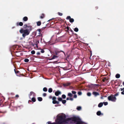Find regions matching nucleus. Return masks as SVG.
I'll list each match as a JSON object with an SVG mask.
<instances>
[{
  "mask_svg": "<svg viewBox=\"0 0 124 124\" xmlns=\"http://www.w3.org/2000/svg\"><path fill=\"white\" fill-rule=\"evenodd\" d=\"M70 83H67L64 84H63V85L64 86H69L70 85Z\"/></svg>",
  "mask_w": 124,
  "mask_h": 124,
  "instance_id": "obj_12",
  "label": "nucleus"
},
{
  "mask_svg": "<svg viewBox=\"0 0 124 124\" xmlns=\"http://www.w3.org/2000/svg\"><path fill=\"white\" fill-rule=\"evenodd\" d=\"M59 101H52L53 103L54 104H58L59 103Z\"/></svg>",
  "mask_w": 124,
  "mask_h": 124,
  "instance_id": "obj_24",
  "label": "nucleus"
},
{
  "mask_svg": "<svg viewBox=\"0 0 124 124\" xmlns=\"http://www.w3.org/2000/svg\"><path fill=\"white\" fill-rule=\"evenodd\" d=\"M114 95L111 94L108 97V99L109 101H116V98Z\"/></svg>",
  "mask_w": 124,
  "mask_h": 124,
  "instance_id": "obj_4",
  "label": "nucleus"
},
{
  "mask_svg": "<svg viewBox=\"0 0 124 124\" xmlns=\"http://www.w3.org/2000/svg\"><path fill=\"white\" fill-rule=\"evenodd\" d=\"M37 25L38 26H40L41 24V21H38L37 22Z\"/></svg>",
  "mask_w": 124,
  "mask_h": 124,
  "instance_id": "obj_16",
  "label": "nucleus"
},
{
  "mask_svg": "<svg viewBox=\"0 0 124 124\" xmlns=\"http://www.w3.org/2000/svg\"><path fill=\"white\" fill-rule=\"evenodd\" d=\"M57 61H54V62L53 63H56V62H57Z\"/></svg>",
  "mask_w": 124,
  "mask_h": 124,
  "instance_id": "obj_56",
  "label": "nucleus"
},
{
  "mask_svg": "<svg viewBox=\"0 0 124 124\" xmlns=\"http://www.w3.org/2000/svg\"><path fill=\"white\" fill-rule=\"evenodd\" d=\"M103 103L102 102H101L98 105V107L99 108H100L102 106H103Z\"/></svg>",
  "mask_w": 124,
  "mask_h": 124,
  "instance_id": "obj_14",
  "label": "nucleus"
},
{
  "mask_svg": "<svg viewBox=\"0 0 124 124\" xmlns=\"http://www.w3.org/2000/svg\"><path fill=\"white\" fill-rule=\"evenodd\" d=\"M123 90H124V88H123Z\"/></svg>",
  "mask_w": 124,
  "mask_h": 124,
  "instance_id": "obj_63",
  "label": "nucleus"
},
{
  "mask_svg": "<svg viewBox=\"0 0 124 124\" xmlns=\"http://www.w3.org/2000/svg\"><path fill=\"white\" fill-rule=\"evenodd\" d=\"M43 90L44 92H46L47 91V89L45 87L43 88Z\"/></svg>",
  "mask_w": 124,
  "mask_h": 124,
  "instance_id": "obj_29",
  "label": "nucleus"
},
{
  "mask_svg": "<svg viewBox=\"0 0 124 124\" xmlns=\"http://www.w3.org/2000/svg\"><path fill=\"white\" fill-rule=\"evenodd\" d=\"M41 52L42 53H43L45 52V51L43 49H42L41 50Z\"/></svg>",
  "mask_w": 124,
  "mask_h": 124,
  "instance_id": "obj_44",
  "label": "nucleus"
},
{
  "mask_svg": "<svg viewBox=\"0 0 124 124\" xmlns=\"http://www.w3.org/2000/svg\"><path fill=\"white\" fill-rule=\"evenodd\" d=\"M32 101L34 102H35V101H28V103H29L30 102H32Z\"/></svg>",
  "mask_w": 124,
  "mask_h": 124,
  "instance_id": "obj_59",
  "label": "nucleus"
},
{
  "mask_svg": "<svg viewBox=\"0 0 124 124\" xmlns=\"http://www.w3.org/2000/svg\"><path fill=\"white\" fill-rule=\"evenodd\" d=\"M58 14L60 16H62V13H60L59 12H58Z\"/></svg>",
  "mask_w": 124,
  "mask_h": 124,
  "instance_id": "obj_42",
  "label": "nucleus"
},
{
  "mask_svg": "<svg viewBox=\"0 0 124 124\" xmlns=\"http://www.w3.org/2000/svg\"><path fill=\"white\" fill-rule=\"evenodd\" d=\"M56 124H87L82 122L80 118L78 116H74L66 119V116L62 115L58 116L55 121Z\"/></svg>",
  "mask_w": 124,
  "mask_h": 124,
  "instance_id": "obj_1",
  "label": "nucleus"
},
{
  "mask_svg": "<svg viewBox=\"0 0 124 124\" xmlns=\"http://www.w3.org/2000/svg\"><path fill=\"white\" fill-rule=\"evenodd\" d=\"M120 75L119 74H117L116 75V77L117 78H119L120 77Z\"/></svg>",
  "mask_w": 124,
  "mask_h": 124,
  "instance_id": "obj_19",
  "label": "nucleus"
},
{
  "mask_svg": "<svg viewBox=\"0 0 124 124\" xmlns=\"http://www.w3.org/2000/svg\"><path fill=\"white\" fill-rule=\"evenodd\" d=\"M119 92H118L116 93V94H114V96L116 97V96H118L119 94Z\"/></svg>",
  "mask_w": 124,
  "mask_h": 124,
  "instance_id": "obj_31",
  "label": "nucleus"
},
{
  "mask_svg": "<svg viewBox=\"0 0 124 124\" xmlns=\"http://www.w3.org/2000/svg\"><path fill=\"white\" fill-rule=\"evenodd\" d=\"M14 71H15V73L16 74L18 73H19L20 72V71H19L18 70H17L15 69H14Z\"/></svg>",
  "mask_w": 124,
  "mask_h": 124,
  "instance_id": "obj_22",
  "label": "nucleus"
},
{
  "mask_svg": "<svg viewBox=\"0 0 124 124\" xmlns=\"http://www.w3.org/2000/svg\"><path fill=\"white\" fill-rule=\"evenodd\" d=\"M121 94H124V90H123V91L122 92H121Z\"/></svg>",
  "mask_w": 124,
  "mask_h": 124,
  "instance_id": "obj_49",
  "label": "nucleus"
},
{
  "mask_svg": "<svg viewBox=\"0 0 124 124\" xmlns=\"http://www.w3.org/2000/svg\"><path fill=\"white\" fill-rule=\"evenodd\" d=\"M120 89H121V91H123V88H121Z\"/></svg>",
  "mask_w": 124,
  "mask_h": 124,
  "instance_id": "obj_58",
  "label": "nucleus"
},
{
  "mask_svg": "<svg viewBox=\"0 0 124 124\" xmlns=\"http://www.w3.org/2000/svg\"><path fill=\"white\" fill-rule=\"evenodd\" d=\"M101 99H102L103 98V96H101Z\"/></svg>",
  "mask_w": 124,
  "mask_h": 124,
  "instance_id": "obj_61",
  "label": "nucleus"
},
{
  "mask_svg": "<svg viewBox=\"0 0 124 124\" xmlns=\"http://www.w3.org/2000/svg\"><path fill=\"white\" fill-rule=\"evenodd\" d=\"M42 34H40L39 35H38L36 38L38 39H40L41 41H42Z\"/></svg>",
  "mask_w": 124,
  "mask_h": 124,
  "instance_id": "obj_6",
  "label": "nucleus"
},
{
  "mask_svg": "<svg viewBox=\"0 0 124 124\" xmlns=\"http://www.w3.org/2000/svg\"><path fill=\"white\" fill-rule=\"evenodd\" d=\"M28 26L27 25V24H25L23 26L24 28V29H26V28Z\"/></svg>",
  "mask_w": 124,
  "mask_h": 124,
  "instance_id": "obj_38",
  "label": "nucleus"
},
{
  "mask_svg": "<svg viewBox=\"0 0 124 124\" xmlns=\"http://www.w3.org/2000/svg\"><path fill=\"white\" fill-rule=\"evenodd\" d=\"M98 7H95V9H98Z\"/></svg>",
  "mask_w": 124,
  "mask_h": 124,
  "instance_id": "obj_54",
  "label": "nucleus"
},
{
  "mask_svg": "<svg viewBox=\"0 0 124 124\" xmlns=\"http://www.w3.org/2000/svg\"><path fill=\"white\" fill-rule=\"evenodd\" d=\"M74 31H75L77 32H78V28H75L74 29Z\"/></svg>",
  "mask_w": 124,
  "mask_h": 124,
  "instance_id": "obj_33",
  "label": "nucleus"
},
{
  "mask_svg": "<svg viewBox=\"0 0 124 124\" xmlns=\"http://www.w3.org/2000/svg\"><path fill=\"white\" fill-rule=\"evenodd\" d=\"M52 99L53 101H56V97L55 96L53 97L52 98Z\"/></svg>",
  "mask_w": 124,
  "mask_h": 124,
  "instance_id": "obj_30",
  "label": "nucleus"
},
{
  "mask_svg": "<svg viewBox=\"0 0 124 124\" xmlns=\"http://www.w3.org/2000/svg\"><path fill=\"white\" fill-rule=\"evenodd\" d=\"M48 124H56V122H54L52 123L51 122H48Z\"/></svg>",
  "mask_w": 124,
  "mask_h": 124,
  "instance_id": "obj_28",
  "label": "nucleus"
},
{
  "mask_svg": "<svg viewBox=\"0 0 124 124\" xmlns=\"http://www.w3.org/2000/svg\"><path fill=\"white\" fill-rule=\"evenodd\" d=\"M123 85L124 86V81L123 82Z\"/></svg>",
  "mask_w": 124,
  "mask_h": 124,
  "instance_id": "obj_62",
  "label": "nucleus"
},
{
  "mask_svg": "<svg viewBox=\"0 0 124 124\" xmlns=\"http://www.w3.org/2000/svg\"><path fill=\"white\" fill-rule=\"evenodd\" d=\"M66 19L67 20H69V21L71 23H72L74 21V20L73 18H71L70 16H67Z\"/></svg>",
  "mask_w": 124,
  "mask_h": 124,
  "instance_id": "obj_5",
  "label": "nucleus"
},
{
  "mask_svg": "<svg viewBox=\"0 0 124 124\" xmlns=\"http://www.w3.org/2000/svg\"><path fill=\"white\" fill-rule=\"evenodd\" d=\"M37 99L38 101H42V98L41 97H38Z\"/></svg>",
  "mask_w": 124,
  "mask_h": 124,
  "instance_id": "obj_23",
  "label": "nucleus"
},
{
  "mask_svg": "<svg viewBox=\"0 0 124 124\" xmlns=\"http://www.w3.org/2000/svg\"><path fill=\"white\" fill-rule=\"evenodd\" d=\"M78 95H81L82 94V92L80 91L78 92Z\"/></svg>",
  "mask_w": 124,
  "mask_h": 124,
  "instance_id": "obj_39",
  "label": "nucleus"
},
{
  "mask_svg": "<svg viewBox=\"0 0 124 124\" xmlns=\"http://www.w3.org/2000/svg\"><path fill=\"white\" fill-rule=\"evenodd\" d=\"M81 109V107L80 106L78 107L77 108V109L78 110H80Z\"/></svg>",
  "mask_w": 124,
  "mask_h": 124,
  "instance_id": "obj_32",
  "label": "nucleus"
},
{
  "mask_svg": "<svg viewBox=\"0 0 124 124\" xmlns=\"http://www.w3.org/2000/svg\"><path fill=\"white\" fill-rule=\"evenodd\" d=\"M19 97V96L18 95H16L15 96V97L17 98H18Z\"/></svg>",
  "mask_w": 124,
  "mask_h": 124,
  "instance_id": "obj_48",
  "label": "nucleus"
},
{
  "mask_svg": "<svg viewBox=\"0 0 124 124\" xmlns=\"http://www.w3.org/2000/svg\"><path fill=\"white\" fill-rule=\"evenodd\" d=\"M58 101H66L65 100H62V98L59 97L58 98Z\"/></svg>",
  "mask_w": 124,
  "mask_h": 124,
  "instance_id": "obj_18",
  "label": "nucleus"
},
{
  "mask_svg": "<svg viewBox=\"0 0 124 124\" xmlns=\"http://www.w3.org/2000/svg\"><path fill=\"white\" fill-rule=\"evenodd\" d=\"M96 114L97 115L99 116L101 114L102 115H103V114L101 113L100 111H98V112H97Z\"/></svg>",
  "mask_w": 124,
  "mask_h": 124,
  "instance_id": "obj_13",
  "label": "nucleus"
},
{
  "mask_svg": "<svg viewBox=\"0 0 124 124\" xmlns=\"http://www.w3.org/2000/svg\"><path fill=\"white\" fill-rule=\"evenodd\" d=\"M31 29H27L24 30L23 28L21 29L20 30L19 32L21 33H23L22 36L23 38H25L26 36L29 34Z\"/></svg>",
  "mask_w": 124,
  "mask_h": 124,
  "instance_id": "obj_3",
  "label": "nucleus"
},
{
  "mask_svg": "<svg viewBox=\"0 0 124 124\" xmlns=\"http://www.w3.org/2000/svg\"><path fill=\"white\" fill-rule=\"evenodd\" d=\"M61 52H63L64 53V54L65 55V53H64V52L63 51H61Z\"/></svg>",
  "mask_w": 124,
  "mask_h": 124,
  "instance_id": "obj_57",
  "label": "nucleus"
},
{
  "mask_svg": "<svg viewBox=\"0 0 124 124\" xmlns=\"http://www.w3.org/2000/svg\"><path fill=\"white\" fill-rule=\"evenodd\" d=\"M40 52H37V55H40Z\"/></svg>",
  "mask_w": 124,
  "mask_h": 124,
  "instance_id": "obj_47",
  "label": "nucleus"
},
{
  "mask_svg": "<svg viewBox=\"0 0 124 124\" xmlns=\"http://www.w3.org/2000/svg\"><path fill=\"white\" fill-rule=\"evenodd\" d=\"M92 94L93 95H94L95 96V97L100 95V94L99 93L95 92H93Z\"/></svg>",
  "mask_w": 124,
  "mask_h": 124,
  "instance_id": "obj_8",
  "label": "nucleus"
},
{
  "mask_svg": "<svg viewBox=\"0 0 124 124\" xmlns=\"http://www.w3.org/2000/svg\"><path fill=\"white\" fill-rule=\"evenodd\" d=\"M29 61V60L28 59H25L24 60V61L25 62H28Z\"/></svg>",
  "mask_w": 124,
  "mask_h": 124,
  "instance_id": "obj_35",
  "label": "nucleus"
},
{
  "mask_svg": "<svg viewBox=\"0 0 124 124\" xmlns=\"http://www.w3.org/2000/svg\"><path fill=\"white\" fill-rule=\"evenodd\" d=\"M70 28V27L68 26H67V27L66 28L68 30H69V29Z\"/></svg>",
  "mask_w": 124,
  "mask_h": 124,
  "instance_id": "obj_51",
  "label": "nucleus"
},
{
  "mask_svg": "<svg viewBox=\"0 0 124 124\" xmlns=\"http://www.w3.org/2000/svg\"><path fill=\"white\" fill-rule=\"evenodd\" d=\"M32 95L33 97H35L36 96V94L33 92H31L30 93L29 96L30 97Z\"/></svg>",
  "mask_w": 124,
  "mask_h": 124,
  "instance_id": "obj_9",
  "label": "nucleus"
},
{
  "mask_svg": "<svg viewBox=\"0 0 124 124\" xmlns=\"http://www.w3.org/2000/svg\"><path fill=\"white\" fill-rule=\"evenodd\" d=\"M27 27L30 28L29 29H31V31L32 30V26H31L30 25V26H28Z\"/></svg>",
  "mask_w": 124,
  "mask_h": 124,
  "instance_id": "obj_41",
  "label": "nucleus"
},
{
  "mask_svg": "<svg viewBox=\"0 0 124 124\" xmlns=\"http://www.w3.org/2000/svg\"><path fill=\"white\" fill-rule=\"evenodd\" d=\"M46 93H43V96L44 97L46 96Z\"/></svg>",
  "mask_w": 124,
  "mask_h": 124,
  "instance_id": "obj_45",
  "label": "nucleus"
},
{
  "mask_svg": "<svg viewBox=\"0 0 124 124\" xmlns=\"http://www.w3.org/2000/svg\"><path fill=\"white\" fill-rule=\"evenodd\" d=\"M61 93V92L59 90H58L55 92V95L57 96H58Z\"/></svg>",
  "mask_w": 124,
  "mask_h": 124,
  "instance_id": "obj_7",
  "label": "nucleus"
},
{
  "mask_svg": "<svg viewBox=\"0 0 124 124\" xmlns=\"http://www.w3.org/2000/svg\"><path fill=\"white\" fill-rule=\"evenodd\" d=\"M28 19L27 16L24 17L23 18V20L25 22L27 21L28 20Z\"/></svg>",
  "mask_w": 124,
  "mask_h": 124,
  "instance_id": "obj_11",
  "label": "nucleus"
},
{
  "mask_svg": "<svg viewBox=\"0 0 124 124\" xmlns=\"http://www.w3.org/2000/svg\"><path fill=\"white\" fill-rule=\"evenodd\" d=\"M107 78L105 77H104L102 79V81H103V82H104L105 81L107 80Z\"/></svg>",
  "mask_w": 124,
  "mask_h": 124,
  "instance_id": "obj_25",
  "label": "nucleus"
},
{
  "mask_svg": "<svg viewBox=\"0 0 124 124\" xmlns=\"http://www.w3.org/2000/svg\"><path fill=\"white\" fill-rule=\"evenodd\" d=\"M62 98L65 99L66 98V96L65 94H63L62 95Z\"/></svg>",
  "mask_w": 124,
  "mask_h": 124,
  "instance_id": "obj_27",
  "label": "nucleus"
},
{
  "mask_svg": "<svg viewBox=\"0 0 124 124\" xmlns=\"http://www.w3.org/2000/svg\"><path fill=\"white\" fill-rule=\"evenodd\" d=\"M0 101H4L5 100V98L3 96H2L0 98Z\"/></svg>",
  "mask_w": 124,
  "mask_h": 124,
  "instance_id": "obj_17",
  "label": "nucleus"
},
{
  "mask_svg": "<svg viewBox=\"0 0 124 124\" xmlns=\"http://www.w3.org/2000/svg\"><path fill=\"white\" fill-rule=\"evenodd\" d=\"M87 94L88 96H90L91 95V94L90 93L88 92L87 93Z\"/></svg>",
  "mask_w": 124,
  "mask_h": 124,
  "instance_id": "obj_36",
  "label": "nucleus"
},
{
  "mask_svg": "<svg viewBox=\"0 0 124 124\" xmlns=\"http://www.w3.org/2000/svg\"><path fill=\"white\" fill-rule=\"evenodd\" d=\"M72 93H69L67 94V96L69 97H67L66 98L67 100H70V101H73V98H76L77 97V96L76 93V92L74 91H71Z\"/></svg>",
  "mask_w": 124,
  "mask_h": 124,
  "instance_id": "obj_2",
  "label": "nucleus"
},
{
  "mask_svg": "<svg viewBox=\"0 0 124 124\" xmlns=\"http://www.w3.org/2000/svg\"><path fill=\"white\" fill-rule=\"evenodd\" d=\"M39 39H38V40L37 41V42H38L39 43Z\"/></svg>",
  "mask_w": 124,
  "mask_h": 124,
  "instance_id": "obj_60",
  "label": "nucleus"
},
{
  "mask_svg": "<svg viewBox=\"0 0 124 124\" xmlns=\"http://www.w3.org/2000/svg\"><path fill=\"white\" fill-rule=\"evenodd\" d=\"M46 27H42V28L41 29L42 30H43V29H45V28H46Z\"/></svg>",
  "mask_w": 124,
  "mask_h": 124,
  "instance_id": "obj_53",
  "label": "nucleus"
},
{
  "mask_svg": "<svg viewBox=\"0 0 124 124\" xmlns=\"http://www.w3.org/2000/svg\"><path fill=\"white\" fill-rule=\"evenodd\" d=\"M71 32H72V31L71 29V31H70Z\"/></svg>",
  "mask_w": 124,
  "mask_h": 124,
  "instance_id": "obj_64",
  "label": "nucleus"
},
{
  "mask_svg": "<svg viewBox=\"0 0 124 124\" xmlns=\"http://www.w3.org/2000/svg\"><path fill=\"white\" fill-rule=\"evenodd\" d=\"M31 53L32 54H34L35 53V51L34 50H33L31 51Z\"/></svg>",
  "mask_w": 124,
  "mask_h": 124,
  "instance_id": "obj_37",
  "label": "nucleus"
},
{
  "mask_svg": "<svg viewBox=\"0 0 124 124\" xmlns=\"http://www.w3.org/2000/svg\"><path fill=\"white\" fill-rule=\"evenodd\" d=\"M49 98L50 99H51L52 98V96L51 95H50L49 97Z\"/></svg>",
  "mask_w": 124,
  "mask_h": 124,
  "instance_id": "obj_52",
  "label": "nucleus"
},
{
  "mask_svg": "<svg viewBox=\"0 0 124 124\" xmlns=\"http://www.w3.org/2000/svg\"><path fill=\"white\" fill-rule=\"evenodd\" d=\"M48 59L49 60H51L53 59H52V57L51 58L49 59Z\"/></svg>",
  "mask_w": 124,
  "mask_h": 124,
  "instance_id": "obj_55",
  "label": "nucleus"
},
{
  "mask_svg": "<svg viewBox=\"0 0 124 124\" xmlns=\"http://www.w3.org/2000/svg\"><path fill=\"white\" fill-rule=\"evenodd\" d=\"M58 56H57L54 55H53L52 57V59H54L58 58Z\"/></svg>",
  "mask_w": 124,
  "mask_h": 124,
  "instance_id": "obj_15",
  "label": "nucleus"
},
{
  "mask_svg": "<svg viewBox=\"0 0 124 124\" xmlns=\"http://www.w3.org/2000/svg\"><path fill=\"white\" fill-rule=\"evenodd\" d=\"M37 31H38L39 32V34H40V32L41 31V29H39L37 30Z\"/></svg>",
  "mask_w": 124,
  "mask_h": 124,
  "instance_id": "obj_43",
  "label": "nucleus"
},
{
  "mask_svg": "<svg viewBox=\"0 0 124 124\" xmlns=\"http://www.w3.org/2000/svg\"><path fill=\"white\" fill-rule=\"evenodd\" d=\"M31 101H36V98L34 97H33L32 98Z\"/></svg>",
  "mask_w": 124,
  "mask_h": 124,
  "instance_id": "obj_34",
  "label": "nucleus"
},
{
  "mask_svg": "<svg viewBox=\"0 0 124 124\" xmlns=\"http://www.w3.org/2000/svg\"><path fill=\"white\" fill-rule=\"evenodd\" d=\"M99 85L98 84H94V86H99Z\"/></svg>",
  "mask_w": 124,
  "mask_h": 124,
  "instance_id": "obj_46",
  "label": "nucleus"
},
{
  "mask_svg": "<svg viewBox=\"0 0 124 124\" xmlns=\"http://www.w3.org/2000/svg\"><path fill=\"white\" fill-rule=\"evenodd\" d=\"M55 19L56 21H58V20L61 21V20H62L60 17H57Z\"/></svg>",
  "mask_w": 124,
  "mask_h": 124,
  "instance_id": "obj_26",
  "label": "nucleus"
},
{
  "mask_svg": "<svg viewBox=\"0 0 124 124\" xmlns=\"http://www.w3.org/2000/svg\"><path fill=\"white\" fill-rule=\"evenodd\" d=\"M52 89L51 88H50L48 89V92L49 93H51L52 92Z\"/></svg>",
  "mask_w": 124,
  "mask_h": 124,
  "instance_id": "obj_20",
  "label": "nucleus"
},
{
  "mask_svg": "<svg viewBox=\"0 0 124 124\" xmlns=\"http://www.w3.org/2000/svg\"><path fill=\"white\" fill-rule=\"evenodd\" d=\"M45 17V15L44 14H42L40 16V18L41 19Z\"/></svg>",
  "mask_w": 124,
  "mask_h": 124,
  "instance_id": "obj_21",
  "label": "nucleus"
},
{
  "mask_svg": "<svg viewBox=\"0 0 124 124\" xmlns=\"http://www.w3.org/2000/svg\"><path fill=\"white\" fill-rule=\"evenodd\" d=\"M61 101L62 102V103L63 104H64L66 103V101Z\"/></svg>",
  "mask_w": 124,
  "mask_h": 124,
  "instance_id": "obj_50",
  "label": "nucleus"
},
{
  "mask_svg": "<svg viewBox=\"0 0 124 124\" xmlns=\"http://www.w3.org/2000/svg\"><path fill=\"white\" fill-rule=\"evenodd\" d=\"M16 24L17 26L19 25L20 26H22L23 25V23L22 22H20L19 23H17Z\"/></svg>",
  "mask_w": 124,
  "mask_h": 124,
  "instance_id": "obj_10",
  "label": "nucleus"
},
{
  "mask_svg": "<svg viewBox=\"0 0 124 124\" xmlns=\"http://www.w3.org/2000/svg\"><path fill=\"white\" fill-rule=\"evenodd\" d=\"M103 104H104V105L105 106L107 105L108 104V103L107 102H103Z\"/></svg>",
  "mask_w": 124,
  "mask_h": 124,
  "instance_id": "obj_40",
  "label": "nucleus"
}]
</instances>
